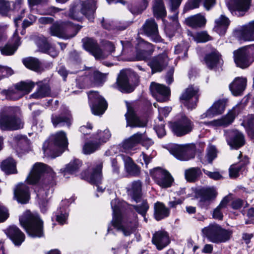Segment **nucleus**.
<instances>
[{"instance_id": "2", "label": "nucleus", "mask_w": 254, "mask_h": 254, "mask_svg": "<svg viewBox=\"0 0 254 254\" xmlns=\"http://www.w3.org/2000/svg\"><path fill=\"white\" fill-rule=\"evenodd\" d=\"M19 222L30 236L41 237L43 236V221L37 214L27 210L19 217Z\"/></svg>"}, {"instance_id": "62", "label": "nucleus", "mask_w": 254, "mask_h": 254, "mask_svg": "<svg viewBox=\"0 0 254 254\" xmlns=\"http://www.w3.org/2000/svg\"><path fill=\"white\" fill-rule=\"evenodd\" d=\"M171 4V10L174 11V15L172 17L173 20H175L177 17L178 12L177 9L179 7L183 0H169Z\"/></svg>"}, {"instance_id": "64", "label": "nucleus", "mask_w": 254, "mask_h": 254, "mask_svg": "<svg viewBox=\"0 0 254 254\" xmlns=\"http://www.w3.org/2000/svg\"><path fill=\"white\" fill-rule=\"evenodd\" d=\"M12 3V8H11V10L14 13H16L19 10L26 6L24 0H15Z\"/></svg>"}, {"instance_id": "58", "label": "nucleus", "mask_w": 254, "mask_h": 254, "mask_svg": "<svg viewBox=\"0 0 254 254\" xmlns=\"http://www.w3.org/2000/svg\"><path fill=\"white\" fill-rule=\"evenodd\" d=\"M111 137V133L108 129H105L102 131H98L96 135L95 138L100 141L105 142L107 141Z\"/></svg>"}, {"instance_id": "14", "label": "nucleus", "mask_w": 254, "mask_h": 254, "mask_svg": "<svg viewBox=\"0 0 254 254\" xmlns=\"http://www.w3.org/2000/svg\"><path fill=\"white\" fill-rule=\"evenodd\" d=\"M234 35L240 41H254V20L235 30Z\"/></svg>"}, {"instance_id": "18", "label": "nucleus", "mask_w": 254, "mask_h": 254, "mask_svg": "<svg viewBox=\"0 0 254 254\" xmlns=\"http://www.w3.org/2000/svg\"><path fill=\"white\" fill-rule=\"evenodd\" d=\"M152 243L158 250H163L170 243L169 234L167 232L162 230L156 232L153 235Z\"/></svg>"}, {"instance_id": "15", "label": "nucleus", "mask_w": 254, "mask_h": 254, "mask_svg": "<svg viewBox=\"0 0 254 254\" xmlns=\"http://www.w3.org/2000/svg\"><path fill=\"white\" fill-rule=\"evenodd\" d=\"M196 195L199 199V206L207 208L211 201L216 197V192L213 188H203L197 190Z\"/></svg>"}, {"instance_id": "25", "label": "nucleus", "mask_w": 254, "mask_h": 254, "mask_svg": "<svg viewBox=\"0 0 254 254\" xmlns=\"http://www.w3.org/2000/svg\"><path fill=\"white\" fill-rule=\"evenodd\" d=\"M102 167L103 165L101 162H97L88 178L89 182L91 184H95L97 187V190L101 192H103L105 189V188H103L99 186L102 180L101 171Z\"/></svg>"}, {"instance_id": "60", "label": "nucleus", "mask_w": 254, "mask_h": 254, "mask_svg": "<svg viewBox=\"0 0 254 254\" xmlns=\"http://www.w3.org/2000/svg\"><path fill=\"white\" fill-rule=\"evenodd\" d=\"M37 17L32 14H29L22 22V28H26L33 25L36 21Z\"/></svg>"}, {"instance_id": "12", "label": "nucleus", "mask_w": 254, "mask_h": 254, "mask_svg": "<svg viewBox=\"0 0 254 254\" xmlns=\"http://www.w3.org/2000/svg\"><path fill=\"white\" fill-rule=\"evenodd\" d=\"M172 154L178 160L187 161L194 157L195 148L193 144L177 145L172 150Z\"/></svg>"}, {"instance_id": "43", "label": "nucleus", "mask_w": 254, "mask_h": 254, "mask_svg": "<svg viewBox=\"0 0 254 254\" xmlns=\"http://www.w3.org/2000/svg\"><path fill=\"white\" fill-rule=\"evenodd\" d=\"M229 199L227 197H225L221 201L219 205L214 209L213 212V218L216 219L222 220L223 217L222 211L226 208Z\"/></svg>"}, {"instance_id": "45", "label": "nucleus", "mask_w": 254, "mask_h": 254, "mask_svg": "<svg viewBox=\"0 0 254 254\" xmlns=\"http://www.w3.org/2000/svg\"><path fill=\"white\" fill-rule=\"evenodd\" d=\"M0 166L2 170L7 174L16 172L15 162L11 158H8L2 161Z\"/></svg>"}, {"instance_id": "49", "label": "nucleus", "mask_w": 254, "mask_h": 254, "mask_svg": "<svg viewBox=\"0 0 254 254\" xmlns=\"http://www.w3.org/2000/svg\"><path fill=\"white\" fill-rule=\"evenodd\" d=\"M37 45L43 52L48 53L53 57H56L58 54V52L55 49V48L50 45V44L45 41V40L43 41V44L38 43Z\"/></svg>"}, {"instance_id": "32", "label": "nucleus", "mask_w": 254, "mask_h": 254, "mask_svg": "<svg viewBox=\"0 0 254 254\" xmlns=\"http://www.w3.org/2000/svg\"><path fill=\"white\" fill-rule=\"evenodd\" d=\"M121 157L124 162L125 170L127 174L132 176H138L140 174V169L132 159L124 155H121Z\"/></svg>"}, {"instance_id": "37", "label": "nucleus", "mask_w": 254, "mask_h": 254, "mask_svg": "<svg viewBox=\"0 0 254 254\" xmlns=\"http://www.w3.org/2000/svg\"><path fill=\"white\" fill-rule=\"evenodd\" d=\"M141 183L140 181H134L127 188L128 194L136 202L139 201L141 195Z\"/></svg>"}, {"instance_id": "35", "label": "nucleus", "mask_w": 254, "mask_h": 254, "mask_svg": "<svg viewBox=\"0 0 254 254\" xmlns=\"http://www.w3.org/2000/svg\"><path fill=\"white\" fill-rule=\"evenodd\" d=\"M204 61L207 67L211 69L222 64L221 56L216 51L206 55Z\"/></svg>"}, {"instance_id": "1", "label": "nucleus", "mask_w": 254, "mask_h": 254, "mask_svg": "<svg viewBox=\"0 0 254 254\" xmlns=\"http://www.w3.org/2000/svg\"><path fill=\"white\" fill-rule=\"evenodd\" d=\"M111 205L113 212V225L118 230L121 231L124 236H129L135 231L137 223L136 221H134L126 224H122L121 212L127 204L125 201L115 199L111 201Z\"/></svg>"}, {"instance_id": "30", "label": "nucleus", "mask_w": 254, "mask_h": 254, "mask_svg": "<svg viewBox=\"0 0 254 254\" xmlns=\"http://www.w3.org/2000/svg\"><path fill=\"white\" fill-rule=\"evenodd\" d=\"M251 1V0H231L229 8L230 10L238 11L240 15H243L249 8Z\"/></svg>"}, {"instance_id": "4", "label": "nucleus", "mask_w": 254, "mask_h": 254, "mask_svg": "<svg viewBox=\"0 0 254 254\" xmlns=\"http://www.w3.org/2000/svg\"><path fill=\"white\" fill-rule=\"evenodd\" d=\"M96 9V3L94 0L83 2L80 4L73 6L70 9L69 16L72 19L80 20L82 15H84L89 20H92L94 18Z\"/></svg>"}, {"instance_id": "9", "label": "nucleus", "mask_w": 254, "mask_h": 254, "mask_svg": "<svg viewBox=\"0 0 254 254\" xmlns=\"http://www.w3.org/2000/svg\"><path fill=\"white\" fill-rule=\"evenodd\" d=\"M150 174L155 183L162 188H168L172 186L174 180L167 171L157 167L151 170Z\"/></svg>"}, {"instance_id": "41", "label": "nucleus", "mask_w": 254, "mask_h": 254, "mask_svg": "<svg viewBox=\"0 0 254 254\" xmlns=\"http://www.w3.org/2000/svg\"><path fill=\"white\" fill-rule=\"evenodd\" d=\"M80 28L79 25L71 23L63 24V35H65L66 37H63V39H67L72 38L76 35Z\"/></svg>"}, {"instance_id": "33", "label": "nucleus", "mask_w": 254, "mask_h": 254, "mask_svg": "<svg viewBox=\"0 0 254 254\" xmlns=\"http://www.w3.org/2000/svg\"><path fill=\"white\" fill-rule=\"evenodd\" d=\"M246 82L247 80L245 78L237 77L230 84V90L234 95H240L245 90Z\"/></svg>"}, {"instance_id": "63", "label": "nucleus", "mask_w": 254, "mask_h": 254, "mask_svg": "<svg viewBox=\"0 0 254 254\" xmlns=\"http://www.w3.org/2000/svg\"><path fill=\"white\" fill-rule=\"evenodd\" d=\"M242 167L239 165H231L229 168V176L231 178H236L239 176V172Z\"/></svg>"}, {"instance_id": "34", "label": "nucleus", "mask_w": 254, "mask_h": 254, "mask_svg": "<svg viewBox=\"0 0 254 254\" xmlns=\"http://www.w3.org/2000/svg\"><path fill=\"white\" fill-rule=\"evenodd\" d=\"M229 19L224 15H221L215 20L214 30L220 35H224L230 24Z\"/></svg>"}, {"instance_id": "20", "label": "nucleus", "mask_w": 254, "mask_h": 254, "mask_svg": "<svg viewBox=\"0 0 254 254\" xmlns=\"http://www.w3.org/2000/svg\"><path fill=\"white\" fill-rule=\"evenodd\" d=\"M136 60L137 61L144 60L151 54L153 50L152 44L141 40L136 46Z\"/></svg>"}, {"instance_id": "40", "label": "nucleus", "mask_w": 254, "mask_h": 254, "mask_svg": "<svg viewBox=\"0 0 254 254\" xmlns=\"http://www.w3.org/2000/svg\"><path fill=\"white\" fill-rule=\"evenodd\" d=\"M169 210L161 202H157L154 205V217L157 220H160L169 216Z\"/></svg>"}, {"instance_id": "11", "label": "nucleus", "mask_w": 254, "mask_h": 254, "mask_svg": "<svg viewBox=\"0 0 254 254\" xmlns=\"http://www.w3.org/2000/svg\"><path fill=\"white\" fill-rule=\"evenodd\" d=\"M89 104L92 113L95 115H102L107 108V103L97 92L92 91L88 94Z\"/></svg>"}, {"instance_id": "54", "label": "nucleus", "mask_w": 254, "mask_h": 254, "mask_svg": "<svg viewBox=\"0 0 254 254\" xmlns=\"http://www.w3.org/2000/svg\"><path fill=\"white\" fill-rule=\"evenodd\" d=\"M100 146V144L89 142L85 143L83 147V152L85 154H90L97 150Z\"/></svg>"}, {"instance_id": "56", "label": "nucleus", "mask_w": 254, "mask_h": 254, "mask_svg": "<svg viewBox=\"0 0 254 254\" xmlns=\"http://www.w3.org/2000/svg\"><path fill=\"white\" fill-rule=\"evenodd\" d=\"M217 156V151L214 146H210L207 149V154L205 156L206 160L204 163H211Z\"/></svg>"}, {"instance_id": "39", "label": "nucleus", "mask_w": 254, "mask_h": 254, "mask_svg": "<svg viewBox=\"0 0 254 254\" xmlns=\"http://www.w3.org/2000/svg\"><path fill=\"white\" fill-rule=\"evenodd\" d=\"M13 40H14V42L13 44V45H6L4 47L0 49L1 53L2 55L5 56L13 55L17 49L18 46L21 44L20 39L16 34H14L13 36Z\"/></svg>"}, {"instance_id": "31", "label": "nucleus", "mask_w": 254, "mask_h": 254, "mask_svg": "<svg viewBox=\"0 0 254 254\" xmlns=\"http://www.w3.org/2000/svg\"><path fill=\"white\" fill-rule=\"evenodd\" d=\"M220 225L214 223L210 224L201 230L203 236H205L210 242L215 243L216 239L219 233Z\"/></svg>"}, {"instance_id": "36", "label": "nucleus", "mask_w": 254, "mask_h": 254, "mask_svg": "<svg viewBox=\"0 0 254 254\" xmlns=\"http://www.w3.org/2000/svg\"><path fill=\"white\" fill-rule=\"evenodd\" d=\"M52 122L55 127H69L71 124L72 119L69 114L55 115L52 116Z\"/></svg>"}, {"instance_id": "8", "label": "nucleus", "mask_w": 254, "mask_h": 254, "mask_svg": "<svg viewBox=\"0 0 254 254\" xmlns=\"http://www.w3.org/2000/svg\"><path fill=\"white\" fill-rule=\"evenodd\" d=\"M199 96V88L194 85H190L182 94L180 101L189 110H192L196 107Z\"/></svg>"}, {"instance_id": "46", "label": "nucleus", "mask_w": 254, "mask_h": 254, "mask_svg": "<svg viewBox=\"0 0 254 254\" xmlns=\"http://www.w3.org/2000/svg\"><path fill=\"white\" fill-rule=\"evenodd\" d=\"M232 235V232L231 231L226 230L220 226L215 243L218 244L226 242L231 239Z\"/></svg>"}, {"instance_id": "3", "label": "nucleus", "mask_w": 254, "mask_h": 254, "mask_svg": "<svg viewBox=\"0 0 254 254\" xmlns=\"http://www.w3.org/2000/svg\"><path fill=\"white\" fill-rule=\"evenodd\" d=\"M139 143L148 148L153 144V141L146 137L144 133H136L122 142L120 146V151L132 155L136 149L135 147Z\"/></svg>"}, {"instance_id": "7", "label": "nucleus", "mask_w": 254, "mask_h": 254, "mask_svg": "<svg viewBox=\"0 0 254 254\" xmlns=\"http://www.w3.org/2000/svg\"><path fill=\"white\" fill-rule=\"evenodd\" d=\"M51 140V143H50L48 141H46L44 143L43 149L45 155L49 156V150H51L52 149L53 145L55 147L58 148L59 153L53 156V157L55 158L62 154L64 150L67 148L68 144L67 139L66 133L63 131H60L52 136Z\"/></svg>"}, {"instance_id": "44", "label": "nucleus", "mask_w": 254, "mask_h": 254, "mask_svg": "<svg viewBox=\"0 0 254 254\" xmlns=\"http://www.w3.org/2000/svg\"><path fill=\"white\" fill-rule=\"evenodd\" d=\"M201 175V171L198 167L190 168L185 171V175L189 182H194Z\"/></svg>"}, {"instance_id": "6", "label": "nucleus", "mask_w": 254, "mask_h": 254, "mask_svg": "<svg viewBox=\"0 0 254 254\" xmlns=\"http://www.w3.org/2000/svg\"><path fill=\"white\" fill-rule=\"evenodd\" d=\"M13 108L8 107L0 113V128L2 130H13L21 128L23 123L20 119L11 114Z\"/></svg>"}, {"instance_id": "17", "label": "nucleus", "mask_w": 254, "mask_h": 254, "mask_svg": "<svg viewBox=\"0 0 254 254\" xmlns=\"http://www.w3.org/2000/svg\"><path fill=\"white\" fill-rule=\"evenodd\" d=\"M225 135L228 144L234 148H239L245 143L243 134L238 130H226Z\"/></svg>"}, {"instance_id": "57", "label": "nucleus", "mask_w": 254, "mask_h": 254, "mask_svg": "<svg viewBox=\"0 0 254 254\" xmlns=\"http://www.w3.org/2000/svg\"><path fill=\"white\" fill-rule=\"evenodd\" d=\"M247 130L249 135L254 140V114L249 117L247 123Z\"/></svg>"}, {"instance_id": "53", "label": "nucleus", "mask_w": 254, "mask_h": 254, "mask_svg": "<svg viewBox=\"0 0 254 254\" xmlns=\"http://www.w3.org/2000/svg\"><path fill=\"white\" fill-rule=\"evenodd\" d=\"M50 93V88L47 85H39L37 92L33 94L32 96L35 98H40L48 96Z\"/></svg>"}, {"instance_id": "29", "label": "nucleus", "mask_w": 254, "mask_h": 254, "mask_svg": "<svg viewBox=\"0 0 254 254\" xmlns=\"http://www.w3.org/2000/svg\"><path fill=\"white\" fill-rule=\"evenodd\" d=\"M117 88L122 92H131L133 91L134 87L129 83L127 74L121 72L117 81Z\"/></svg>"}, {"instance_id": "19", "label": "nucleus", "mask_w": 254, "mask_h": 254, "mask_svg": "<svg viewBox=\"0 0 254 254\" xmlns=\"http://www.w3.org/2000/svg\"><path fill=\"white\" fill-rule=\"evenodd\" d=\"M150 89L152 95L158 101L161 102L165 101L167 96L170 93V90L168 87L154 82L151 83Z\"/></svg>"}, {"instance_id": "27", "label": "nucleus", "mask_w": 254, "mask_h": 254, "mask_svg": "<svg viewBox=\"0 0 254 254\" xmlns=\"http://www.w3.org/2000/svg\"><path fill=\"white\" fill-rule=\"evenodd\" d=\"M14 197L21 203H27L29 199L28 187L24 184H18L14 191Z\"/></svg>"}, {"instance_id": "61", "label": "nucleus", "mask_w": 254, "mask_h": 254, "mask_svg": "<svg viewBox=\"0 0 254 254\" xmlns=\"http://www.w3.org/2000/svg\"><path fill=\"white\" fill-rule=\"evenodd\" d=\"M194 40L197 43L205 42L210 40L209 36L205 32L197 33L194 36Z\"/></svg>"}, {"instance_id": "38", "label": "nucleus", "mask_w": 254, "mask_h": 254, "mask_svg": "<svg viewBox=\"0 0 254 254\" xmlns=\"http://www.w3.org/2000/svg\"><path fill=\"white\" fill-rule=\"evenodd\" d=\"M185 21L188 26L196 28L204 25L206 23V19L203 16L198 14L186 18Z\"/></svg>"}, {"instance_id": "21", "label": "nucleus", "mask_w": 254, "mask_h": 254, "mask_svg": "<svg viewBox=\"0 0 254 254\" xmlns=\"http://www.w3.org/2000/svg\"><path fill=\"white\" fill-rule=\"evenodd\" d=\"M125 116L127 126L131 127H142L146 125V121L137 116L132 108L130 106H127V111Z\"/></svg>"}, {"instance_id": "13", "label": "nucleus", "mask_w": 254, "mask_h": 254, "mask_svg": "<svg viewBox=\"0 0 254 254\" xmlns=\"http://www.w3.org/2000/svg\"><path fill=\"white\" fill-rule=\"evenodd\" d=\"M45 172L51 173V174H54L53 170L45 164L41 163H35L26 178L27 183L30 185L37 183L39 180L42 174Z\"/></svg>"}, {"instance_id": "26", "label": "nucleus", "mask_w": 254, "mask_h": 254, "mask_svg": "<svg viewBox=\"0 0 254 254\" xmlns=\"http://www.w3.org/2000/svg\"><path fill=\"white\" fill-rule=\"evenodd\" d=\"M225 108V103L222 101H218L215 102L205 113L201 115L200 119L212 118L215 116L221 114L223 113Z\"/></svg>"}, {"instance_id": "47", "label": "nucleus", "mask_w": 254, "mask_h": 254, "mask_svg": "<svg viewBox=\"0 0 254 254\" xmlns=\"http://www.w3.org/2000/svg\"><path fill=\"white\" fill-rule=\"evenodd\" d=\"M34 87V83L32 82H21L15 85L16 89H17L21 93L23 94V95L29 93Z\"/></svg>"}, {"instance_id": "50", "label": "nucleus", "mask_w": 254, "mask_h": 254, "mask_svg": "<svg viewBox=\"0 0 254 254\" xmlns=\"http://www.w3.org/2000/svg\"><path fill=\"white\" fill-rule=\"evenodd\" d=\"M50 33L52 36L61 38L66 37L65 35H63V24L61 25L53 24L50 28Z\"/></svg>"}, {"instance_id": "5", "label": "nucleus", "mask_w": 254, "mask_h": 254, "mask_svg": "<svg viewBox=\"0 0 254 254\" xmlns=\"http://www.w3.org/2000/svg\"><path fill=\"white\" fill-rule=\"evenodd\" d=\"M83 41L85 49L91 53L96 59H104L115 50L114 45L110 42H106L105 43V50L102 51L97 42L93 39L87 38L84 39Z\"/></svg>"}, {"instance_id": "28", "label": "nucleus", "mask_w": 254, "mask_h": 254, "mask_svg": "<svg viewBox=\"0 0 254 254\" xmlns=\"http://www.w3.org/2000/svg\"><path fill=\"white\" fill-rule=\"evenodd\" d=\"M6 234L15 245H20L25 239L24 234L14 226H10L7 229Z\"/></svg>"}, {"instance_id": "52", "label": "nucleus", "mask_w": 254, "mask_h": 254, "mask_svg": "<svg viewBox=\"0 0 254 254\" xmlns=\"http://www.w3.org/2000/svg\"><path fill=\"white\" fill-rule=\"evenodd\" d=\"M2 93L5 94L7 97L11 100H17L23 96V94L21 93L17 89H9L7 90H3Z\"/></svg>"}, {"instance_id": "23", "label": "nucleus", "mask_w": 254, "mask_h": 254, "mask_svg": "<svg viewBox=\"0 0 254 254\" xmlns=\"http://www.w3.org/2000/svg\"><path fill=\"white\" fill-rule=\"evenodd\" d=\"M168 57L166 53H162L154 57L149 63L153 72H160L167 65Z\"/></svg>"}, {"instance_id": "42", "label": "nucleus", "mask_w": 254, "mask_h": 254, "mask_svg": "<svg viewBox=\"0 0 254 254\" xmlns=\"http://www.w3.org/2000/svg\"><path fill=\"white\" fill-rule=\"evenodd\" d=\"M154 15L156 17L162 18L166 15V11L162 0H155L153 6Z\"/></svg>"}, {"instance_id": "24", "label": "nucleus", "mask_w": 254, "mask_h": 254, "mask_svg": "<svg viewBox=\"0 0 254 254\" xmlns=\"http://www.w3.org/2000/svg\"><path fill=\"white\" fill-rule=\"evenodd\" d=\"M234 61L236 65L242 68L248 67L252 62L250 61V56L244 49H240L234 52Z\"/></svg>"}, {"instance_id": "55", "label": "nucleus", "mask_w": 254, "mask_h": 254, "mask_svg": "<svg viewBox=\"0 0 254 254\" xmlns=\"http://www.w3.org/2000/svg\"><path fill=\"white\" fill-rule=\"evenodd\" d=\"M133 207L136 211L138 213L141 214L142 216L144 217V219L145 221H146V218L145 217L146 212L147 211L149 208V205L145 200H143L141 204L134 205Z\"/></svg>"}, {"instance_id": "16", "label": "nucleus", "mask_w": 254, "mask_h": 254, "mask_svg": "<svg viewBox=\"0 0 254 254\" xmlns=\"http://www.w3.org/2000/svg\"><path fill=\"white\" fill-rule=\"evenodd\" d=\"M142 28L144 33L152 41L154 42L160 41L161 37L158 34L157 25L153 19L147 20Z\"/></svg>"}, {"instance_id": "10", "label": "nucleus", "mask_w": 254, "mask_h": 254, "mask_svg": "<svg viewBox=\"0 0 254 254\" xmlns=\"http://www.w3.org/2000/svg\"><path fill=\"white\" fill-rule=\"evenodd\" d=\"M169 126L173 132L178 136L190 132L193 127V123L186 116H182L178 121L170 123Z\"/></svg>"}, {"instance_id": "48", "label": "nucleus", "mask_w": 254, "mask_h": 254, "mask_svg": "<svg viewBox=\"0 0 254 254\" xmlns=\"http://www.w3.org/2000/svg\"><path fill=\"white\" fill-rule=\"evenodd\" d=\"M23 63L26 67L35 71L38 70L40 66L39 60L35 58L25 59L23 60Z\"/></svg>"}, {"instance_id": "51", "label": "nucleus", "mask_w": 254, "mask_h": 254, "mask_svg": "<svg viewBox=\"0 0 254 254\" xmlns=\"http://www.w3.org/2000/svg\"><path fill=\"white\" fill-rule=\"evenodd\" d=\"M81 165V161L78 159H75L70 161L66 166L65 171L69 173L76 172Z\"/></svg>"}, {"instance_id": "59", "label": "nucleus", "mask_w": 254, "mask_h": 254, "mask_svg": "<svg viewBox=\"0 0 254 254\" xmlns=\"http://www.w3.org/2000/svg\"><path fill=\"white\" fill-rule=\"evenodd\" d=\"M11 10L10 3L4 0H0V14L6 15Z\"/></svg>"}, {"instance_id": "22", "label": "nucleus", "mask_w": 254, "mask_h": 254, "mask_svg": "<svg viewBox=\"0 0 254 254\" xmlns=\"http://www.w3.org/2000/svg\"><path fill=\"white\" fill-rule=\"evenodd\" d=\"M237 114V108H234L230 111L225 117L206 123V124L213 127H226L234 121Z\"/></svg>"}]
</instances>
